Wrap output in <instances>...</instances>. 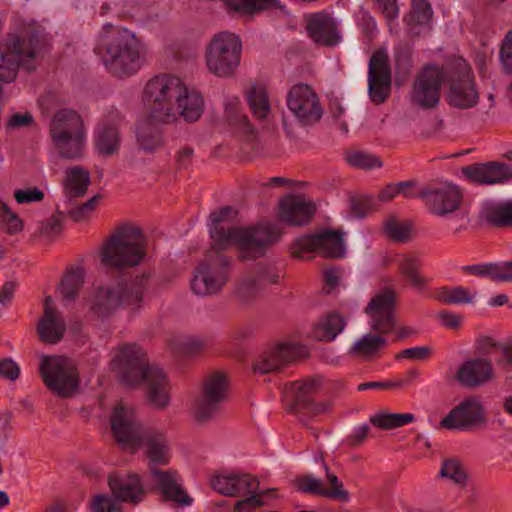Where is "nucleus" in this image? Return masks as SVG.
<instances>
[{
    "instance_id": "nucleus-43",
    "label": "nucleus",
    "mask_w": 512,
    "mask_h": 512,
    "mask_svg": "<svg viewBox=\"0 0 512 512\" xmlns=\"http://www.w3.org/2000/svg\"><path fill=\"white\" fill-rule=\"evenodd\" d=\"M225 117L229 125L239 128L244 133L252 132V127L247 116L241 112L238 98H233L225 102Z\"/></svg>"
},
{
    "instance_id": "nucleus-39",
    "label": "nucleus",
    "mask_w": 512,
    "mask_h": 512,
    "mask_svg": "<svg viewBox=\"0 0 512 512\" xmlns=\"http://www.w3.org/2000/svg\"><path fill=\"white\" fill-rule=\"evenodd\" d=\"M84 276V269L82 267L71 268L67 271L58 287L62 302L70 303L76 300L84 283Z\"/></svg>"
},
{
    "instance_id": "nucleus-24",
    "label": "nucleus",
    "mask_w": 512,
    "mask_h": 512,
    "mask_svg": "<svg viewBox=\"0 0 512 512\" xmlns=\"http://www.w3.org/2000/svg\"><path fill=\"white\" fill-rule=\"evenodd\" d=\"M479 101V93L475 88L474 77L471 70L465 69L461 75L452 79L447 94L450 106L459 109L474 107Z\"/></svg>"
},
{
    "instance_id": "nucleus-53",
    "label": "nucleus",
    "mask_w": 512,
    "mask_h": 512,
    "mask_svg": "<svg viewBox=\"0 0 512 512\" xmlns=\"http://www.w3.org/2000/svg\"><path fill=\"white\" fill-rule=\"evenodd\" d=\"M411 6V19L416 25H426L431 21L433 11L427 0H412Z\"/></svg>"
},
{
    "instance_id": "nucleus-27",
    "label": "nucleus",
    "mask_w": 512,
    "mask_h": 512,
    "mask_svg": "<svg viewBox=\"0 0 512 512\" xmlns=\"http://www.w3.org/2000/svg\"><path fill=\"white\" fill-rule=\"evenodd\" d=\"M307 32L311 39L321 46H335L341 39L334 20L325 13L314 14L308 20Z\"/></svg>"
},
{
    "instance_id": "nucleus-37",
    "label": "nucleus",
    "mask_w": 512,
    "mask_h": 512,
    "mask_svg": "<svg viewBox=\"0 0 512 512\" xmlns=\"http://www.w3.org/2000/svg\"><path fill=\"white\" fill-rule=\"evenodd\" d=\"M415 415L412 413H391L386 410H380L369 418L372 427L384 431L403 427L414 422Z\"/></svg>"
},
{
    "instance_id": "nucleus-2",
    "label": "nucleus",
    "mask_w": 512,
    "mask_h": 512,
    "mask_svg": "<svg viewBox=\"0 0 512 512\" xmlns=\"http://www.w3.org/2000/svg\"><path fill=\"white\" fill-rule=\"evenodd\" d=\"M237 211L225 206L210 214L209 229L212 239L211 247L215 250H225L231 244H236L240 251L241 260L256 259L265 254L267 247L281 237L282 232L273 224L257 225L255 227H228L221 224L235 218Z\"/></svg>"
},
{
    "instance_id": "nucleus-12",
    "label": "nucleus",
    "mask_w": 512,
    "mask_h": 512,
    "mask_svg": "<svg viewBox=\"0 0 512 512\" xmlns=\"http://www.w3.org/2000/svg\"><path fill=\"white\" fill-rule=\"evenodd\" d=\"M214 491L225 496L242 497L235 504L237 512H244L262 505L258 481L247 474L224 473L211 478Z\"/></svg>"
},
{
    "instance_id": "nucleus-42",
    "label": "nucleus",
    "mask_w": 512,
    "mask_h": 512,
    "mask_svg": "<svg viewBox=\"0 0 512 512\" xmlns=\"http://www.w3.org/2000/svg\"><path fill=\"white\" fill-rule=\"evenodd\" d=\"M314 460L316 462L321 461L323 468L327 471V481L330 484V489H326L324 487V497L345 503L349 502L350 495L348 491L343 487L335 474L329 473L327 465L323 462V455L321 451H317L314 456Z\"/></svg>"
},
{
    "instance_id": "nucleus-38",
    "label": "nucleus",
    "mask_w": 512,
    "mask_h": 512,
    "mask_svg": "<svg viewBox=\"0 0 512 512\" xmlns=\"http://www.w3.org/2000/svg\"><path fill=\"white\" fill-rule=\"evenodd\" d=\"M483 218L496 228L512 227V200L487 205L483 210Z\"/></svg>"
},
{
    "instance_id": "nucleus-26",
    "label": "nucleus",
    "mask_w": 512,
    "mask_h": 512,
    "mask_svg": "<svg viewBox=\"0 0 512 512\" xmlns=\"http://www.w3.org/2000/svg\"><path fill=\"white\" fill-rule=\"evenodd\" d=\"M316 208L312 202L305 201L302 197L290 195L279 203V219L292 226H302L311 221Z\"/></svg>"
},
{
    "instance_id": "nucleus-63",
    "label": "nucleus",
    "mask_w": 512,
    "mask_h": 512,
    "mask_svg": "<svg viewBox=\"0 0 512 512\" xmlns=\"http://www.w3.org/2000/svg\"><path fill=\"white\" fill-rule=\"evenodd\" d=\"M256 275L262 287H264L267 284H275L278 282L280 278V275L276 270L263 265L258 266Z\"/></svg>"
},
{
    "instance_id": "nucleus-33",
    "label": "nucleus",
    "mask_w": 512,
    "mask_h": 512,
    "mask_svg": "<svg viewBox=\"0 0 512 512\" xmlns=\"http://www.w3.org/2000/svg\"><path fill=\"white\" fill-rule=\"evenodd\" d=\"M120 147V133L116 126L102 123L94 135V148L104 157L118 153Z\"/></svg>"
},
{
    "instance_id": "nucleus-19",
    "label": "nucleus",
    "mask_w": 512,
    "mask_h": 512,
    "mask_svg": "<svg viewBox=\"0 0 512 512\" xmlns=\"http://www.w3.org/2000/svg\"><path fill=\"white\" fill-rule=\"evenodd\" d=\"M307 356L305 346L297 343H280L265 351L253 364V371L268 374L280 370L283 366Z\"/></svg>"
},
{
    "instance_id": "nucleus-22",
    "label": "nucleus",
    "mask_w": 512,
    "mask_h": 512,
    "mask_svg": "<svg viewBox=\"0 0 512 512\" xmlns=\"http://www.w3.org/2000/svg\"><path fill=\"white\" fill-rule=\"evenodd\" d=\"M320 383L321 379L319 377L308 378L293 383V390L295 392L294 409L296 413H307L311 416H317L331 410V402L325 401L316 403L313 400Z\"/></svg>"
},
{
    "instance_id": "nucleus-10",
    "label": "nucleus",
    "mask_w": 512,
    "mask_h": 512,
    "mask_svg": "<svg viewBox=\"0 0 512 512\" xmlns=\"http://www.w3.org/2000/svg\"><path fill=\"white\" fill-rule=\"evenodd\" d=\"M222 251L210 247L205 259L196 268L191 281V289L195 294H217L227 283L230 259Z\"/></svg>"
},
{
    "instance_id": "nucleus-62",
    "label": "nucleus",
    "mask_w": 512,
    "mask_h": 512,
    "mask_svg": "<svg viewBox=\"0 0 512 512\" xmlns=\"http://www.w3.org/2000/svg\"><path fill=\"white\" fill-rule=\"evenodd\" d=\"M374 432L369 424H362L356 427L349 436V444L359 446L364 443L367 438L374 437Z\"/></svg>"
},
{
    "instance_id": "nucleus-18",
    "label": "nucleus",
    "mask_w": 512,
    "mask_h": 512,
    "mask_svg": "<svg viewBox=\"0 0 512 512\" xmlns=\"http://www.w3.org/2000/svg\"><path fill=\"white\" fill-rule=\"evenodd\" d=\"M463 195L452 184L429 186L420 191V199L429 213L437 217H446L459 210Z\"/></svg>"
},
{
    "instance_id": "nucleus-35",
    "label": "nucleus",
    "mask_w": 512,
    "mask_h": 512,
    "mask_svg": "<svg viewBox=\"0 0 512 512\" xmlns=\"http://www.w3.org/2000/svg\"><path fill=\"white\" fill-rule=\"evenodd\" d=\"M60 157L77 160L83 156L86 145V132L52 138Z\"/></svg>"
},
{
    "instance_id": "nucleus-23",
    "label": "nucleus",
    "mask_w": 512,
    "mask_h": 512,
    "mask_svg": "<svg viewBox=\"0 0 512 512\" xmlns=\"http://www.w3.org/2000/svg\"><path fill=\"white\" fill-rule=\"evenodd\" d=\"M455 379L465 388H477L494 379V368L487 358H472L458 368Z\"/></svg>"
},
{
    "instance_id": "nucleus-56",
    "label": "nucleus",
    "mask_w": 512,
    "mask_h": 512,
    "mask_svg": "<svg viewBox=\"0 0 512 512\" xmlns=\"http://www.w3.org/2000/svg\"><path fill=\"white\" fill-rule=\"evenodd\" d=\"M491 280L494 282H512V260L491 263Z\"/></svg>"
},
{
    "instance_id": "nucleus-29",
    "label": "nucleus",
    "mask_w": 512,
    "mask_h": 512,
    "mask_svg": "<svg viewBox=\"0 0 512 512\" xmlns=\"http://www.w3.org/2000/svg\"><path fill=\"white\" fill-rule=\"evenodd\" d=\"M49 132L51 138L71 134L85 133L86 128L81 115L70 108L57 110L50 122Z\"/></svg>"
},
{
    "instance_id": "nucleus-57",
    "label": "nucleus",
    "mask_w": 512,
    "mask_h": 512,
    "mask_svg": "<svg viewBox=\"0 0 512 512\" xmlns=\"http://www.w3.org/2000/svg\"><path fill=\"white\" fill-rule=\"evenodd\" d=\"M209 340L202 337H188L181 344V351L186 355H195L209 346Z\"/></svg>"
},
{
    "instance_id": "nucleus-61",
    "label": "nucleus",
    "mask_w": 512,
    "mask_h": 512,
    "mask_svg": "<svg viewBox=\"0 0 512 512\" xmlns=\"http://www.w3.org/2000/svg\"><path fill=\"white\" fill-rule=\"evenodd\" d=\"M34 124V117L30 112L14 113L12 114L7 122V130H16L21 128L30 127Z\"/></svg>"
},
{
    "instance_id": "nucleus-46",
    "label": "nucleus",
    "mask_w": 512,
    "mask_h": 512,
    "mask_svg": "<svg viewBox=\"0 0 512 512\" xmlns=\"http://www.w3.org/2000/svg\"><path fill=\"white\" fill-rule=\"evenodd\" d=\"M345 159L349 165L359 169L369 170L383 165L378 157L361 151L347 152Z\"/></svg>"
},
{
    "instance_id": "nucleus-40",
    "label": "nucleus",
    "mask_w": 512,
    "mask_h": 512,
    "mask_svg": "<svg viewBox=\"0 0 512 512\" xmlns=\"http://www.w3.org/2000/svg\"><path fill=\"white\" fill-rule=\"evenodd\" d=\"M246 98L253 116L258 120L266 119L271 106L265 87L252 85L246 93Z\"/></svg>"
},
{
    "instance_id": "nucleus-11",
    "label": "nucleus",
    "mask_w": 512,
    "mask_h": 512,
    "mask_svg": "<svg viewBox=\"0 0 512 512\" xmlns=\"http://www.w3.org/2000/svg\"><path fill=\"white\" fill-rule=\"evenodd\" d=\"M446 79L442 67L436 64L424 65L415 75L409 91V102L420 110H433L440 103V91Z\"/></svg>"
},
{
    "instance_id": "nucleus-4",
    "label": "nucleus",
    "mask_w": 512,
    "mask_h": 512,
    "mask_svg": "<svg viewBox=\"0 0 512 512\" xmlns=\"http://www.w3.org/2000/svg\"><path fill=\"white\" fill-rule=\"evenodd\" d=\"M103 64L110 74L123 79L136 74L146 62L144 43L127 28H115L107 36Z\"/></svg>"
},
{
    "instance_id": "nucleus-45",
    "label": "nucleus",
    "mask_w": 512,
    "mask_h": 512,
    "mask_svg": "<svg viewBox=\"0 0 512 512\" xmlns=\"http://www.w3.org/2000/svg\"><path fill=\"white\" fill-rule=\"evenodd\" d=\"M257 275H248L238 282L236 294L240 301L247 303L257 296L262 289Z\"/></svg>"
},
{
    "instance_id": "nucleus-17",
    "label": "nucleus",
    "mask_w": 512,
    "mask_h": 512,
    "mask_svg": "<svg viewBox=\"0 0 512 512\" xmlns=\"http://www.w3.org/2000/svg\"><path fill=\"white\" fill-rule=\"evenodd\" d=\"M368 92L371 101L384 103L391 93V67L388 54L384 49L376 50L368 64Z\"/></svg>"
},
{
    "instance_id": "nucleus-54",
    "label": "nucleus",
    "mask_w": 512,
    "mask_h": 512,
    "mask_svg": "<svg viewBox=\"0 0 512 512\" xmlns=\"http://www.w3.org/2000/svg\"><path fill=\"white\" fill-rule=\"evenodd\" d=\"M385 233L394 241L405 242L410 235V227L405 223H399L394 219L388 220L384 225Z\"/></svg>"
},
{
    "instance_id": "nucleus-13",
    "label": "nucleus",
    "mask_w": 512,
    "mask_h": 512,
    "mask_svg": "<svg viewBox=\"0 0 512 512\" xmlns=\"http://www.w3.org/2000/svg\"><path fill=\"white\" fill-rule=\"evenodd\" d=\"M39 372L47 388L59 397L67 398L78 388V372L65 357L44 356Z\"/></svg>"
},
{
    "instance_id": "nucleus-60",
    "label": "nucleus",
    "mask_w": 512,
    "mask_h": 512,
    "mask_svg": "<svg viewBox=\"0 0 512 512\" xmlns=\"http://www.w3.org/2000/svg\"><path fill=\"white\" fill-rule=\"evenodd\" d=\"M20 376L19 365L10 357L0 360V378L14 382Z\"/></svg>"
},
{
    "instance_id": "nucleus-64",
    "label": "nucleus",
    "mask_w": 512,
    "mask_h": 512,
    "mask_svg": "<svg viewBox=\"0 0 512 512\" xmlns=\"http://www.w3.org/2000/svg\"><path fill=\"white\" fill-rule=\"evenodd\" d=\"M420 370L417 368L409 369L403 376L391 381L393 389H401L414 383L420 376Z\"/></svg>"
},
{
    "instance_id": "nucleus-48",
    "label": "nucleus",
    "mask_w": 512,
    "mask_h": 512,
    "mask_svg": "<svg viewBox=\"0 0 512 512\" xmlns=\"http://www.w3.org/2000/svg\"><path fill=\"white\" fill-rule=\"evenodd\" d=\"M92 512H123L121 501L113 494H99L91 501Z\"/></svg>"
},
{
    "instance_id": "nucleus-59",
    "label": "nucleus",
    "mask_w": 512,
    "mask_h": 512,
    "mask_svg": "<svg viewBox=\"0 0 512 512\" xmlns=\"http://www.w3.org/2000/svg\"><path fill=\"white\" fill-rule=\"evenodd\" d=\"M432 350L428 346H416L407 348L396 354L395 358L400 359H411V360H426L431 356Z\"/></svg>"
},
{
    "instance_id": "nucleus-1",
    "label": "nucleus",
    "mask_w": 512,
    "mask_h": 512,
    "mask_svg": "<svg viewBox=\"0 0 512 512\" xmlns=\"http://www.w3.org/2000/svg\"><path fill=\"white\" fill-rule=\"evenodd\" d=\"M111 367L128 387L137 386L144 381L147 386V400L154 408L163 410L170 404V383L166 374L162 368L149 365L147 354L140 346H119L111 360Z\"/></svg>"
},
{
    "instance_id": "nucleus-3",
    "label": "nucleus",
    "mask_w": 512,
    "mask_h": 512,
    "mask_svg": "<svg viewBox=\"0 0 512 512\" xmlns=\"http://www.w3.org/2000/svg\"><path fill=\"white\" fill-rule=\"evenodd\" d=\"M396 294L392 288H386L376 294L365 308L369 325L375 334L367 333L351 346L353 356L372 358L388 344L385 336L392 333L396 326L394 317Z\"/></svg>"
},
{
    "instance_id": "nucleus-55",
    "label": "nucleus",
    "mask_w": 512,
    "mask_h": 512,
    "mask_svg": "<svg viewBox=\"0 0 512 512\" xmlns=\"http://www.w3.org/2000/svg\"><path fill=\"white\" fill-rule=\"evenodd\" d=\"M44 197V191L38 187L18 189L14 192V198L18 204L39 203Z\"/></svg>"
},
{
    "instance_id": "nucleus-47",
    "label": "nucleus",
    "mask_w": 512,
    "mask_h": 512,
    "mask_svg": "<svg viewBox=\"0 0 512 512\" xmlns=\"http://www.w3.org/2000/svg\"><path fill=\"white\" fill-rule=\"evenodd\" d=\"M440 475L448 478L459 486H464L467 482V473L463 465L454 459H448L443 462Z\"/></svg>"
},
{
    "instance_id": "nucleus-32",
    "label": "nucleus",
    "mask_w": 512,
    "mask_h": 512,
    "mask_svg": "<svg viewBox=\"0 0 512 512\" xmlns=\"http://www.w3.org/2000/svg\"><path fill=\"white\" fill-rule=\"evenodd\" d=\"M112 493L121 502L137 503L142 499L144 489L139 478L135 475L126 477L112 476L109 478Z\"/></svg>"
},
{
    "instance_id": "nucleus-8",
    "label": "nucleus",
    "mask_w": 512,
    "mask_h": 512,
    "mask_svg": "<svg viewBox=\"0 0 512 512\" xmlns=\"http://www.w3.org/2000/svg\"><path fill=\"white\" fill-rule=\"evenodd\" d=\"M182 80L171 74H161L151 78L143 91V102L152 120L173 122V105L180 96Z\"/></svg>"
},
{
    "instance_id": "nucleus-50",
    "label": "nucleus",
    "mask_w": 512,
    "mask_h": 512,
    "mask_svg": "<svg viewBox=\"0 0 512 512\" xmlns=\"http://www.w3.org/2000/svg\"><path fill=\"white\" fill-rule=\"evenodd\" d=\"M298 491L324 497V483L313 475H304L295 479Z\"/></svg>"
},
{
    "instance_id": "nucleus-41",
    "label": "nucleus",
    "mask_w": 512,
    "mask_h": 512,
    "mask_svg": "<svg viewBox=\"0 0 512 512\" xmlns=\"http://www.w3.org/2000/svg\"><path fill=\"white\" fill-rule=\"evenodd\" d=\"M346 325L344 318L338 313H329L314 329V336L321 341H332L341 333Z\"/></svg>"
},
{
    "instance_id": "nucleus-25",
    "label": "nucleus",
    "mask_w": 512,
    "mask_h": 512,
    "mask_svg": "<svg viewBox=\"0 0 512 512\" xmlns=\"http://www.w3.org/2000/svg\"><path fill=\"white\" fill-rule=\"evenodd\" d=\"M66 324L57 308L53 304L51 296L44 301L43 316L38 321L37 332L42 342L57 344L65 334Z\"/></svg>"
},
{
    "instance_id": "nucleus-44",
    "label": "nucleus",
    "mask_w": 512,
    "mask_h": 512,
    "mask_svg": "<svg viewBox=\"0 0 512 512\" xmlns=\"http://www.w3.org/2000/svg\"><path fill=\"white\" fill-rule=\"evenodd\" d=\"M439 299L447 305L453 304H471L474 301V294L468 288L456 286L453 288H442Z\"/></svg>"
},
{
    "instance_id": "nucleus-31",
    "label": "nucleus",
    "mask_w": 512,
    "mask_h": 512,
    "mask_svg": "<svg viewBox=\"0 0 512 512\" xmlns=\"http://www.w3.org/2000/svg\"><path fill=\"white\" fill-rule=\"evenodd\" d=\"M153 475L167 500L176 502L182 506L192 504V498L182 489L180 478L175 471L153 470Z\"/></svg>"
},
{
    "instance_id": "nucleus-51",
    "label": "nucleus",
    "mask_w": 512,
    "mask_h": 512,
    "mask_svg": "<svg viewBox=\"0 0 512 512\" xmlns=\"http://www.w3.org/2000/svg\"><path fill=\"white\" fill-rule=\"evenodd\" d=\"M62 223L63 214L57 210L55 214L51 215L47 220L40 223L38 227V233L46 238H55L62 232Z\"/></svg>"
},
{
    "instance_id": "nucleus-6",
    "label": "nucleus",
    "mask_w": 512,
    "mask_h": 512,
    "mask_svg": "<svg viewBox=\"0 0 512 512\" xmlns=\"http://www.w3.org/2000/svg\"><path fill=\"white\" fill-rule=\"evenodd\" d=\"M110 422L113 437L119 444L137 448H166L170 444L163 432L143 426L134 410L122 403L114 407Z\"/></svg>"
},
{
    "instance_id": "nucleus-16",
    "label": "nucleus",
    "mask_w": 512,
    "mask_h": 512,
    "mask_svg": "<svg viewBox=\"0 0 512 512\" xmlns=\"http://www.w3.org/2000/svg\"><path fill=\"white\" fill-rule=\"evenodd\" d=\"M287 106L304 126L317 123L323 115V108L316 92L304 83L291 87L287 95Z\"/></svg>"
},
{
    "instance_id": "nucleus-52",
    "label": "nucleus",
    "mask_w": 512,
    "mask_h": 512,
    "mask_svg": "<svg viewBox=\"0 0 512 512\" xmlns=\"http://www.w3.org/2000/svg\"><path fill=\"white\" fill-rule=\"evenodd\" d=\"M1 229L9 235H15L23 230V221L7 204H2Z\"/></svg>"
},
{
    "instance_id": "nucleus-5",
    "label": "nucleus",
    "mask_w": 512,
    "mask_h": 512,
    "mask_svg": "<svg viewBox=\"0 0 512 512\" xmlns=\"http://www.w3.org/2000/svg\"><path fill=\"white\" fill-rule=\"evenodd\" d=\"M145 256L146 245L142 230L124 225L105 242L101 262L106 268L123 270L139 265Z\"/></svg>"
},
{
    "instance_id": "nucleus-20",
    "label": "nucleus",
    "mask_w": 512,
    "mask_h": 512,
    "mask_svg": "<svg viewBox=\"0 0 512 512\" xmlns=\"http://www.w3.org/2000/svg\"><path fill=\"white\" fill-rule=\"evenodd\" d=\"M485 421L482 403L475 397L464 399L453 408L439 423L447 430H470Z\"/></svg>"
},
{
    "instance_id": "nucleus-14",
    "label": "nucleus",
    "mask_w": 512,
    "mask_h": 512,
    "mask_svg": "<svg viewBox=\"0 0 512 512\" xmlns=\"http://www.w3.org/2000/svg\"><path fill=\"white\" fill-rule=\"evenodd\" d=\"M291 254L303 258L304 254L316 252L325 258H342L345 255L343 234L334 230H324L317 234L298 237L290 246Z\"/></svg>"
},
{
    "instance_id": "nucleus-7",
    "label": "nucleus",
    "mask_w": 512,
    "mask_h": 512,
    "mask_svg": "<svg viewBox=\"0 0 512 512\" xmlns=\"http://www.w3.org/2000/svg\"><path fill=\"white\" fill-rule=\"evenodd\" d=\"M148 288V275L136 277L130 283L116 287H100L95 292L90 309L100 318H106L120 306L133 311L138 310L143 300L144 292Z\"/></svg>"
},
{
    "instance_id": "nucleus-49",
    "label": "nucleus",
    "mask_w": 512,
    "mask_h": 512,
    "mask_svg": "<svg viewBox=\"0 0 512 512\" xmlns=\"http://www.w3.org/2000/svg\"><path fill=\"white\" fill-rule=\"evenodd\" d=\"M484 342L489 343L491 347H497L501 357L497 359V365L505 372L512 371V339L497 343L492 338L487 337Z\"/></svg>"
},
{
    "instance_id": "nucleus-34",
    "label": "nucleus",
    "mask_w": 512,
    "mask_h": 512,
    "mask_svg": "<svg viewBox=\"0 0 512 512\" xmlns=\"http://www.w3.org/2000/svg\"><path fill=\"white\" fill-rule=\"evenodd\" d=\"M91 183L88 170L80 167H70L65 171L64 191L69 198H78L86 194Z\"/></svg>"
},
{
    "instance_id": "nucleus-9",
    "label": "nucleus",
    "mask_w": 512,
    "mask_h": 512,
    "mask_svg": "<svg viewBox=\"0 0 512 512\" xmlns=\"http://www.w3.org/2000/svg\"><path fill=\"white\" fill-rule=\"evenodd\" d=\"M241 55L240 37L226 31L219 32L212 37L205 50L207 69L218 77H231L240 65Z\"/></svg>"
},
{
    "instance_id": "nucleus-58",
    "label": "nucleus",
    "mask_w": 512,
    "mask_h": 512,
    "mask_svg": "<svg viewBox=\"0 0 512 512\" xmlns=\"http://www.w3.org/2000/svg\"><path fill=\"white\" fill-rule=\"evenodd\" d=\"M500 61L507 74H512V30L505 36L501 49Z\"/></svg>"
},
{
    "instance_id": "nucleus-28",
    "label": "nucleus",
    "mask_w": 512,
    "mask_h": 512,
    "mask_svg": "<svg viewBox=\"0 0 512 512\" xmlns=\"http://www.w3.org/2000/svg\"><path fill=\"white\" fill-rule=\"evenodd\" d=\"M173 106V121L181 116L187 122H196L203 113L204 100L200 93L189 90L182 81L180 96Z\"/></svg>"
},
{
    "instance_id": "nucleus-30",
    "label": "nucleus",
    "mask_w": 512,
    "mask_h": 512,
    "mask_svg": "<svg viewBox=\"0 0 512 512\" xmlns=\"http://www.w3.org/2000/svg\"><path fill=\"white\" fill-rule=\"evenodd\" d=\"M423 262L413 253L404 254L397 260L399 275L417 292H424L429 284V279L421 274Z\"/></svg>"
},
{
    "instance_id": "nucleus-15",
    "label": "nucleus",
    "mask_w": 512,
    "mask_h": 512,
    "mask_svg": "<svg viewBox=\"0 0 512 512\" xmlns=\"http://www.w3.org/2000/svg\"><path fill=\"white\" fill-rule=\"evenodd\" d=\"M228 381L224 374L214 373L203 381L200 396L195 400L193 412L198 421L213 418L227 399Z\"/></svg>"
},
{
    "instance_id": "nucleus-36",
    "label": "nucleus",
    "mask_w": 512,
    "mask_h": 512,
    "mask_svg": "<svg viewBox=\"0 0 512 512\" xmlns=\"http://www.w3.org/2000/svg\"><path fill=\"white\" fill-rule=\"evenodd\" d=\"M150 120L141 122L136 129V141L140 149L153 153L162 147L164 140L161 129Z\"/></svg>"
},
{
    "instance_id": "nucleus-21",
    "label": "nucleus",
    "mask_w": 512,
    "mask_h": 512,
    "mask_svg": "<svg viewBox=\"0 0 512 512\" xmlns=\"http://www.w3.org/2000/svg\"><path fill=\"white\" fill-rule=\"evenodd\" d=\"M463 175L477 185L504 184L512 179V168L506 163L489 161L462 167Z\"/></svg>"
}]
</instances>
